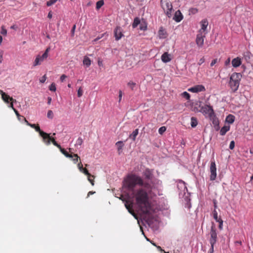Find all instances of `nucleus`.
Returning a JSON list of instances; mask_svg holds the SVG:
<instances>
[{
	"label": "nucleus",
	"mask_w": 253,
	"mask_h": 253,
	"mask_svg": "<svg viewBox=\"0 0 253 253\" xmlns=\"http://www.w3.org/2000/svg\"><path fill=\"white\" fill-rule=\"evenodd\" d=\"M124 186L132 193L142 215L150 217L154 212L148 193L152 188L151 183L139 176L130 174L124 180Z\"/></svg>",
	"instance_id": "f257e3e1"
},
{
	"label": "nucleus",
	"mask_w": 253,
	"mask_h": 253,
	"mask_svg": "<svg viewBox=\"0 0 253 253\" xmlns=\"http://www.w3.org/2000/svg\"><path fill=\"white\" fill-rule=\"evenodd\" d=\"M241 78V73H234L231 75L229 85L233 92H234L238 90Z\"/></svg>",
	"instance_id": "f03ea898"
},
{
	"label": "nucleus",
	"mask_w": 253,
	"mask_h": 253,
	"mask_svg": "<svg viewBox=\"0 0 253 253\" xmlns=\"http://www.w3.org/2000/svg\"><path fill=\"white\" fill-rule=\"evenodd\" d=\"M200 111L205 115H208L211 119H213V124H215L216 123L215 119H214L215 115L212 106L209 105H206L201 107Z\"/></svg>",
	"instance_id": "7ed1b4c3"
},
{
	"label": "nucleus",
	"mask_w": 253,
	"mask_h": 253,
	"mask_svg": "<svg viewBox=\"0 0 253 253\" xmlns=\"http://www.w3.org/2000/svg\"><path fill=\"white\" fill-rule=\"evenodd\" d=\"M161 5L166 15L169 17H170L172 10V5L171 2L169 0H161Z\"/></svg>",
	"instance_id": "20e7f679"
},
{
	"label": "nucleus",
	"mask_w": 253,
	"mask_h": 253,
	"mask_svg": "<svg viewBox=\"0 0 253 253\" xmlns=\"http://www.w3.org/2000/svg\"><path fill=\"white\" fill-rule=\"evenodd\" d=\"M50 47H47L45 50L44 52L42 55H38L36 57V59L33 63V66L34 67L40 65L42 62L44 60L46 59L48 56V52L50 51Z\"/></svg>",
	"instance_id": "39448f33"
},
{
	"label": "nucleus",
	"mask_w": 253,
	"mask_h": 253,
	"mask_svg": "<svg viewBox=\"0 0 253 253\" xmlns=\"http://www.w3.org/2000/svg\"><path fill=\"white\" fill-rule=\"evenodd\" d=\"M210 243L211 244H215L217 241V236L216 229L214 225H212L211 227L210 232Z\"/></svg>",
	"instance_id": "423d86ee"
},
{
	"label": "nucleus",
	"mask_w": 253,
	"mask_h": 253,
	"mask_svg": "<svg viewBox=\"0 0 253 253\" xmlns=\"http://www.w3.org/2000/svg\"><path fill=\"white\" fill-rule=\"evenodd\" d=\"M210 180H214L216 178V167L214 160L211 161L210 166Z\"/></svg>",
	"instance_id": "0eeeda50"
},
{
	"label": "nucleus",
	"mask_w": 253,
	"mask_h": 253,
	"mask_svg": "<svg viewBox=\"0 0 253 253\" xmlns=\"http://www.w3.org/2000/svg\"><path fill=\"white\" fill-rule=\"evenodd\" d=\"M206 37V33H198L196 39V42L197 45L201 47L204 44V39Z\"/></svg>",
	"instance_id": "6e6552de"
},
{
	"label": "nucleus",
	"mask_w": 253,
	"mask_h": 253,
	"mask_svg": "<svg viewBox=\"0 0 253 253\" xmlns=\"http://www.w3.org/2000/svg\"><path fill=\"white\" fill-rule=\"evenodd\" d=\"M188 90L191 92L198 93L199 92L205 91L206 90V88L203 85L199 84L189 88Z\"/></svg>",
	"instance_id": "1a4fd4ad"
},
{
	"label": "nucleus",
	"mask_w": 253,
	"mask_h": 253,
	"mask_svg": "<svg viewBox=\"0 0 253 253\" xmlns=\"http://www.w3.org/2000/svg\"><path fill=\"white\" fill-rule=\"evenodd\" d=\"M114 36L116 41L120 40L124 35L123 34V30L121 27H117L114 30Z\"/></svg>",
	"instance_id": "9d476101"
},
{
	"label": "nucleus",
	"mask_w": 253,
	"mask_h": 253,
	"mask_svg": "<svg viewBox=\"0 0 253 253\" xmlns=\"http://www.w3.org/2000/svg\"><path fill=\"white\" fill-rule=\"evenodd\" d=\"M42 138L43 142L46 145H49L50 144V140L51 137L50 136L49 134L43 131L40 134Z\"/></svg>",
	"instance_id": "9b49d317"
},
{
	"label": "nucleus",
	"mask_w": 253,
	"mask_h": 253,
	"mask_svg": "<svg viewBox=\"0 0 253 253\" xmlns=\"http://www.w3.org/2000/svg\"><path fill=\"white\" fill-rule=\"evenodd\" d=\"M42 138L43 142L46 145H49L50 144V140L51 137L50 136L49 134L43 131L40 134Z\"/></svg>",
	"instance_id": "f8f14e48"
},
{
	"label": "nucleus",
	"mask_w": 253,
	"mask_h": 253,
	"mask_svg": "<svg viewBox=\"0 0 253 253\" xmlns=\"http://www.w3.org/2000/svg\"><path fill=\"white\" fill-rule=\"evenodd\" d=\"M201 28L199 30L198 33H207L206 32L207 27L208 26V21L206 19H203L201 21Z\"/></svg>",
	"instance_id": "ddd939ff"
},
{
	"label": "nucleus",
	"mask_w": 253,
	"mask_h": 253,
	"mask_svg": "<svg viewBox=\"0 0 253 253\" xmlns=\"http://www.w3.org/2000/svg\"><path fill=\"white\" fill-rule=\"evenodd\" d=\"M0 94L1 95L2 100L6 103H8L9 101L15 102L16 101L15 99H14L12 97H10L8 95L6 94L5 92L0 89Z\"/></svg>",
	"instance_id": "4468645a"
},
{
	"label": "nucleus",
	"mask_w": 253,
	"mask_h": 253,
	"mask_svg": "<svg viewBox=\"0 0 253 253\" xmlns=\"http://www.w3.org/2000/svg\"><path fill=\"white\" fill-rule=\"evenodd\" d=\"M125 207L126 208V209L128 210V212L130 213L132 215H133L135 218L136 215L135 214V213L133 211V210H132V203L130 202L128 200L125 201Z\"/></svg>",
	"instance_id": "2eb2a0df"
},
{
	"label": "nucleus",
	"mask_w": 253,
	"mask_h": 253,
	"mask_svg": "<svg viewBox=\"0 0 253 253\" xmlns=\"http://www.w3.org/2000/svg\"><path fill=\"white\" fill-rule=\"evenodd\" d=\"M143 175L145 179L147 180H151L153 177V171L149 169H146L143 172Z\"/></svg>",
	"instance_id": "dca6fc26"
},
{
	"label": "nucleus",
	"mask_w": 253,
	"mask_h": 253,
	"mask_svg": "<svg viewBox=\"0 0 253 253\" xmlns=\"http://www.w3.org/2000/svg\"><path fill=\"white\" fill-rule=\"evenodd\" d=\"M162 61L164 63H167L171 61V58L170 54H169L168 52H165L161 56Z\"/></svg>",
	"instance_id": "f3484780"
},
{
	"label": "nucleus",
	"mask_w": 253,
	"mask_h": 253,
	"mask_svg": "<svg viewBox=\"0 0 253 253\" xmlns=\"http://www.w3.org/2000/svg\"><path fill=\"white\" fill-rule=\"evenodd\" d=\"M183 19V15L179 10L175 12L173 19L177 22H179Z\"/></svg>",
	"instance_id": "a211bd4d"
},
{
	"label": "nucleus",
	"mask_w": 253,
	"mask_h": 253,
	"mask_svg": "<svg viewBox=\"0 0 253 253\" xmlns=\"http://www.w3.org/2000/svg\"><path fill=\"white\" fill-rule=\"evenodd\" d=\"M158 36L160 39L166 38L168 36V34L165 29L161 27L158 31Z\"/></svg>",
	"instance_id": "6ab92c4d"
},
{
	"label": "nucleus",
	"mask_w": 253,
	"mask_h": 253,
	"mask_svg": "<svg viewBox=\"0 0 253 253\" xmlns=\"http://www.w3.org/2000/svg\"><path fill=\"white\" fill-rule=\"evenodd\" d=\"M242 63L241 59L240 57H236L234 58L232 60V66L235 67L237 68L241 65Z\"/></svg>",
	"instance_id": "aec40b11"
},
{
	"label": "nucleus",
	"mask_w": 253,
	"mask_h": 253,
	"mask_svg": "<svg viewBox=\"0 0 253 253\" xmlns=\"http://www.w3.org/2000/svg\"><path fill=\"white\" fill-rule=\"evenodd\" d=\"M230 129V126H225L222 127L220 131V134L221 135H224L226 134V133L229 131Z\"/></svg>",
	"instance_id": "412c9836"
},
{
	"label": "nucleus",
	"mask_w": 253,
	"mask_h": 253,
	"mask_svg": "<svg viewBox=\"0 0 253 253\" xmlns=\"http://www.w3.org/2000/svg\"><path fill=\"white\" fill-rule=\"evenodd\" d=\"M116 145L117 146L118 151L120 154L122 152V149L124 146V144L123 141H119L116 143Z\"/></svg>",
	"instance_id": "4be33fe9"
},
{
	"label": "nucleus",
	"mask_w": 253,
	"mask_h": 253,
	"mask_svg": "<svg viewBox=\"0 0 253 253\" xmlns=\"http://www.w3.org/2000/svg\"><path fill=\"white\" fill-rule=\"evenodd\" d=\"M60 152L67 158H73V155L71 154H69L64 149L61 147V148H59Z\"/></svg>",
	"instance_id": "5701e85b"
},
{
	"label": "nucleus",
	"mask_w": 253,
	"mask_h": 253,
	"mask_svg": "<svg viewBox=\"0 0 253 253\" xmlns=\"http://www.w3.org/2000/svg\"><path fill=\"white\" fill-rule=\"evenodd\" d=\"M138 134V129H135L131 134L129 135V138H131L133 141H135L136 137Z\"/></svg>",
	"instance_id": "b1692460"
},
{
	"label": "nucleus",
	"mask_w": 253,
	"mask_h": 253,
	"mask_svg": "<svg viewBox=\"0 0 253 253\" xmlns=\"http://www.w3.org/2000/svg\"><path fill=\"white\" fill-rule=\"evenodd\" d=\"M91 61L90 59L87 56H84L83 60V64L86 67H89L91 65Z\"/></svg>",
	"instance_id": "393cba45"
},
{
	"label": "nucleus",
	"mask_w": 253,
	"mask_h": 253,
	"mask_svg": "<svg viewBox=\"0 0 253 253\" xmlns=\"http://www.w3.org/2000/svg\"><path fill=\"white\" fill-rule=\"evenodd\" d=\"M198 125V121L196 118L192 117L191 118V126L192 127H195Z\"/></svg>",
	"instance_id": "a878e982"
},
{
	"label": "nucleus",
	"mask_w": 253,
	"mask_h": 253,
	"mask_svg": "<svg viewBox=\"0 0 253 253\" xmlns=\"http://www.w3.org/2000/svg\"><path fill=\"white\" fill-rule=\"evenodd\" d=\"M235 117L232 115H229L226 119V121L229 124H232L234 122Z\"/></svg>",
	"instance_id": "bb28decb"
},
{
	"label": "nucleus",
	"mask_w": 253,
	"mask_h": 253,
	"mask_svg": "<svg viewBox=\"0 0 253 253\" xmlns=\"http://www.w3.org/2000/svg\"><path fill=\"white\" fill-rule=\"evenodd\" d=\"M212 216L214 220L217 221L221 218L218 217V213L215 209L212 211Z\"/></svg>",
	"instance_id": "cd10ccee"
},
{
	"label": "nucleus",
	"mask_w": 253,
	"mask_h": 253,
	"mask_svg": "<svg viewBox=\"0 0 253 253\" xmlns=\"http://www.w3.org/2000/svg\"><path fill=\"white\" fill-rule=\"evenodd\" d=\"M139 23H140V20H139V18L136 17L134 18V19L133 20V22L132 24V26L133 28H135L138 25V24Z\"/></svg>",
	"instance_id": "c85d7f7f"
},
{
	"label": "nucleus",
	"mask_w": 253,
	"mask_h": 253,
	"mask_svg": "<svg viewBox=\"0 0 253 253\" xmlns=\"http://www.w3.org/2000/svg\"><path fill=\"white\" fill-rule=\"evenodd\" d=\"M80 171L84 173L87 176H92L93 178H95L94 175H91L90 173H89L88 170L86 168H83Z\"/></svg>",
	"instance_id": "c756f323"
},
{
	"label": "nucleus",
	"mask_w": 253,
	"mask_h": 253,
	"mask_svg": "<svg viewBox=\"0 0 253 253\" xmlns=\"http://www.w3.org/2000/svg\"><path fill=\"white\" fill-rule=\"evenodd\" d=\"M104 2L103 0H100L96 2V9H99L104 4Z\"/></svg>",
	"instance_id": "7c9ffc66"
},
{
	"label": "nucleus",
	"mask_w": 253,
	"mask_h": 253,
	"mask_svg": "<svg viewBox=\"0 0 253 253\" xmlns=\"http://www.w3.org/2000/svg\"><path fill=\"white\" fill-rule=\"evenodd\" d=\"M181 95L183 97L186 98V99L187 100H190V95L189 93H188V92H187L186 91H184L183 92L182 94H181Z\"/></svg>",
	"instance_id": "2f4dec72"
},
{
	"label": "nucleus",
	"mask_w": 253,
	"mask_h": 253,
	"mask_svg": "<svg viewBox=\"0 0 253 253\" xmlns=\"http://www.w3.org/2000/svg\"><path fill=\"white\" fill-rule=\"evenodd\" d=\"M50 142L52 143V144L56 146L58 148H61L60 145L58 144L57 142L55 141V139L53 137L51 138Z\"/></svg>",
	"instance_id": "473e14b6"
},
{
	"label": "nucleus",
	"mask_w": 253,
	"mask_h": 253,
	"mask_svg": "<svg viewBox=\"0 0 253 253\" xmlns=\"http://www.w3.org/2000/svg\"><path fill=\"white\" fill-rule=\"evenodd\" d=\"M0 34L3 36H6L7 35V30L3 26L1 27Z\"/></svg>",
	"instance_id": "72a5a7b5"
},
{
	"label": "nucleus",
	"mask_w": 253,
	"mask_h": 253,
	"mask_svg": "<svg viewBox=\"0 0 253 253\" xmlns=\"http://www.w3.org/2000/svg\"><path fill=\"white\" fill-rule=\"evenodd\" d=\"M166 126H162L160 128H159L158 130V132L160 134H162L164 132L166 131Z\"/></svg>",
	"instance_id": "f704fd0d"
},
{
	"label": "nucleus",
	"mask_w": 253,
	"mask_h": 253,
	"mask_svg": "<svg viewBox=\"0 0 253 253\" xmlns=\"http://www.w3.org/2000/svg\"><path fill=\"white\" fill-rule=\"evenodd\" d=\"M73 157H75V158L72 159V161L75 164H76L78 162L80 157L77 154H74V155H73Z\"/></svg>",
	"instance_id": "c9c22d12"
},
{
	"label": "nucleus",
	"mask_w": 253,
	"mask_h": 253,
	"mask_svg": "<svg viewBox=\"0 0 253 253\" xmlns=\"http://www.w3.org/2000/svg\"><path fill=\"white\" fill-rule=\"evenodd\" d=\"M127 85H128V86L129 87H130V88L131 89V90H133L134 87V86H135V85H136V84H135V83H134V82H131V81H130V82H128V83Z\"/></svg>",
	"instance_id": "e433bc0d"
},
{
	"label": "nucleus",
	"mask_w": 253,
	"mask_h": 253,
	"mask_svg": "<svg viewBox=\"0 0 253 253\" xmlns=\"http://www.w3.org/2000/svg\"><path fill=\"white\" fill-rule=\"evenodd\" d=\"M49 90L52 91H55L56 89V85L54 83H52L49 86Z\"/></svg>",
	"instance_id": "4c0bfd02"
},
{
	"label": "nucleus",
	"mask_w": 253,
	"mask_h": 253,
	"mask_svg": "<svg viewBox=\"0 0 253 253\" xmlns=\"http://www.w3.org/2000/svg\"><path fill=\"white\" fill-rule=\"evenodd\" d=\"M87 176V179L90 182L91 185L94 186V178H93L92 176Z\"/></svg>",
	"instance_id": "58836bf2"
},
{
	"label": "nucleus",
	"mask_w": 253,
	"mask_h": 253,
	"mask_svg": "<svg viewBox=\"0 0 253 253\" xmlns=\"http://www.w3.org/2000/svg\"><path fill=\"white\" fill-rule=\"evenodd\" d=\"M47 117L49 119H52L53 118V113L51 110L48 111Z\"/></svg>",
	"instance_id": "ea45409f"
},
{
	"label": "nucleus",
	"mask_w": 253,
	"mask_h": 253,
	"mask_svg": "<svg viewBox=\"0 0 253 253\" xmlns=\"http://www.w3.org/2000/svg\"><path fill=\"white\" fill-rule=\"evenodd\" d=\"M57 1V0H50L46 2V5L48 6H51Z\"/></svg>",
	"instance_id": "a19ab883"
},
{
	"label": "nucleus",
	"mask_w": 253,
	"mask_h": 253,
	"mask_svg": "<svg viewBox=\"0 0 253 253\" xmlns=\"http://www.w3.org/2000/svg\"><path fill=\"white\" fill-rule=\"evenodd\" d=\"M216 222L219 223V226L218 228L220 230H222L223 229V220L222 219H219V220L217 221Z\"/></svg>",
	"instance_id": "79ce46f5"
},
{
	"label": "nucleus",
	"mask_w": 253,
	"mask_h": 253,
	"mask_svg": "<svg viewBox=\"0 0 253 253\" xmlns=\"http://www.w3.org/2000/svg\"><path fill=\"white\" fill-rule=\"evenodd\" d=\"M83 91L81 87H80L78 90V96L79 97H81L83 95Z\"/></svg>",
	"instance_id": "37998d69"
},
{
	"label": "nucleus",
	"mask_w": 253,
	"mask_h": 253,
	"mask_svg": "<svg viewBox=\"0 0 253 253\" xmlns=\"http://www.w3.org/2000/svg\"><path fill=\"white\" fill-rule=\"evenodd\" d=\"M34 129L36 131L38 132L40 134L42 132H43V131L41 129L40 127L38 124L36 126V127Z\"/></svg>",
	"instance_id": "c03bdc74"
},
{
	"label": "nucleus",
	"mask_w": 253,
	"mask_h": 253,
	"mask_svg": "<svg viewBox=\"0 0 253 253\" xmlns=\"http://www.w3.org/2000/svg\"><path fill=\"white\" fill-rule=\"evenodd\" d=\"M235 147V142L234 141H231L229 145V148L231 150L233 149Z\"/></svg>",
	"instance_id": "a18cd8bd"
},
{
	"label": "nucleus",
	"mask_w": 253,
	"mask_h": 253,
	"mask_svg": "<svg viewBox=\"0 0 253 253\" xmlns=\"http://www.w3.org/2000/svg\"><path fill=\"white\" fill-rule=\"evenodd\" d=\"M205 59L204 57H203L202 58H201L199 60V62H198V64L199 65H201V64H202L205 62Z\"/></svg>",
	"instance_id": "49530a36"
},
{
	"label": "nucleus",
	"mask_w": 253,
	"mask_h": 253,
	"mask_svg": "<svg viewBox=\"0 0 253 253\" xmlns=\"http://www.w3.org/2000/svg\"><path fill=\"white\" fill-rule=\"evenodd\" d=\"M46 75H44L42 77V78H41V79H40V82L42 83H43L45 82V81H46Z\"/></svg>",
	"instance_id": "de8ad7c7"
},
{
	"label": "nucleus",
	"mask_w": 253,
	"mask_h": 253,
	"mask_svg": "<svg viewBox=\"0 0 253 253\" xmlns=\"http://www.w3.org/2000/svg\"><path fill=\"white\" fill-rule=\"evenodd\" d=\"M83 139L81 138H79L77 141V144L79 145H81L83 143Z\"/></svg>",
	"instance_id": "09e8293b"
},
{
	"label": "nucleus",
	"mask_w": 253,
	"mask_h": 253,
	"mask_svg": "<svg viewBox=\"0 0 253 253\" xmlns=\"http://www.w3.org/2000/svg\"><path fill=\"white\" fill-rule=\"evenodd\" d=\"M78 168L79 169L80 171H81L84 168L83 164H82V163L81 162L78 163Z\"/></svg>",
	"instance_id": "8fccbe9b"
},
{
	"label": "nucleus",
	"mask_w": 253,
	"mask_h": 253,
	"mask_svg": "<svg viewBox=\"0 0 253 253\" xmlns=\"http://www.w3.org/2000/svg\"><path fill=\"white\" fill-rule=\"evenodd\" d=\"M217 59H214L212 60L211 63V66H213L217 62Z\"/></svg>",
	"instance_id": "3c124183"
},
{
	"label": "nucleus",
	"mask_w": 253,
	"mask_h": 253,
	"mask_svg": "<svg viewBox=\"0 0 253 253\" xmlns=\"http://www.w3.org/2000/svg\"><path fill=\"white\" fill-rule=\"evenodd\" d=\"M67 76H66L65 75L63 74L62 75H61V76L60 77V81L61 82H63L64 80L67 78Z\"/></svg>",
	"instance_id": "603ef678"
},
{
	"label": "nucleus",
	"mask_w": 253,
	"mask_h": 253,
	"mask_svg": "<svg viewBox=\"0 0 253 253\" xmlns=\"http://www.w3.org/2000/svg\"><path fill=\"white\" fill-rule=\"evenodd\" d=\"M230 58H228L225 62V65L226 66H227L230 64Z\"/></svg>",
	"instance_id": "864d4df0"
},
{
	"label": "nucleus",
	"mask_w": 253,
	"mask_h": 253,
	"mask_svg": "<svg viewBox=\"0 0 253 253\" xmlns=\"http://www.w3.org/2000/svg\"><path fill=\"white\" fill-rule=\"evenodd\" d=\"M3 60V52L1 51L0 52V63H1Z\"/></svg>",
	"instance_id": "5fc2aeb1"
},
{
	"label": "nucleus",
	"mask_w": 253,
	"mask_h": 253,
	"mask_svg": "<svg viewBox=\"0 0 253 253\" xmlns=\"http://www.w3.org/2000/svg\"><path fill=\"white\" fill-rule=\"evenodd\" d=\"M215 244H211V247L210 249V253H213L214 252V245Z\"/></svg>",
	"instance_id": "6e6d98bb"
},
{
	"label": "nucleus",
	"mask_w": 253,
	"mask_h": 253,
	"mask_svg": "<svg viewBox=\"0 0 253 253\" xmlns=\"http://www.w3.org/2000/svg\"><path fill=\"white\" fill-rule=\"evenodd\" d=\"M14 112H15V114L16 115L17 118H18V119H20V117H22V116H20V114H19L18 111L16 109L14 111Z\"/></svg>",
	"instance_id": "4d7b16f0"
},
{
	"label": "nucleus",
	"mask_w": 253,
	"mask_h": 253,
	"mask_svg": "<svg viewBox=\"0 0 253 253\" xmlns=\"http://www.w3.org/2000/svg\"><path fill=\"white\" fill-rule=\"evenodd\" d=\"M122 95H123L122 91L121 90H120L119 91V102H120L121 101Z\"/></svg>",
	"instance_id": "13d9d810"
},
{
	"label": "nucleus",
	"mask_w": 253,
	"mask_h": 253,
	"mask_svg": "<svg viewBox=\"0 0 253 253\" xmlns=\"http://www.w3.org/2000/svg\"><path fill=\"white\" fill-rule=\"evenodd\" d=\"M17 28H18L17 26L15 25H13L10 27V28L11 29H13L15 30H16L17 29Z\"/></svg>",
	"instance_id": "bf43d9fd"
},
{
	"label": "nucleus",
	"mask_w": 253,
	"mask_h": 253,
	"mask_svg": "<svg viewBox=\"0 0 253 253\" xmlns=\"http://www.w3.org/2000/svg\"><path fill=\"white\" fill-rule=\"evenodd\" d=\"M12 102L10 103L9 105V107L13 109V111L15 110L16 109L14 108L13 102L14 101H11Z\"/></svg>",
	"instance_id": "052dcab7"
},
{
	"label": "nucleus",
	"mask_w": 253,
	"mask_h": 253,
	"mask_svg": "<svg viewBox=\"0 0 253 253\" xmlns=\"http://www.w3.org/2000/svg\"><path fill=\"white\" fill-rule=\"evenodd\" d=\"M52 99L50 97H48L47 98V104L50 105Z\"/></svg>",
	"instance_id": "680f3d73"
},
{
	"label": "nucleus",
	"mask_w": 253,
	"mask_h": 253,
	"mask_svg": "<svg viewBox=\"0 0 253 253\" xmlns=\"http://www.w3.org/2000/svg\"><path fill=\"white\" fill-rule=\"evenodd\" d=\"M156 247V248H157V249H158L160 251H161V252H164V250H163V249L161 248V247L160 246H157Z\"/></svg>",
	"instance_id": "e2e57ef3"
},
{
	"label": "nucleus",
	"mask_w": 253,
	"mask_h": 253,
	"mask_svg": "<svg viewBox=\"0 0 253 253\" xmlns=\"http://www.w3.org/2000/svg\"><path fill=\"white\" fill-rule=\"evenodd\" d=\"M36 126L37 125H35V124H29V126H31L33 128H35L36 127Z\"/></svg>",
	"instance_id": "0e129e2a"
},
{
	"label": "nucleus",
	"mask_w": 253,
	"mask_h": 253,
	"mask_svg": "<svg viewBox=\"0 0 253 253\" xmlns=\"http://www.w3.org/2000/svg\"><path fill=\"white\" fill-rule=\"evenodd\" d=\"M52 14L51 12L50 11V12H49L48 13V15H47V17H48V18H50H50H52Z\"/></svg>",
	"instance_id": "69168bd1"
},
{
	"label": "nucleus",
	"mask_w": 253,
	"mask_h": 253,
	"mask_svg": "<svg viewBox=\"0 0 253 253\" xmlns=\"http://www.w3.org/2000/svg\"><path fill=\"white\" fill-rule=\"evenodd\" d=\"M213 204H214V209H215V210H216V208H217V206L216 202V201H215V200H214V201H213Z\"/></svg>",
	"instance_id": "338daca9"
},
{
	"label": "nucleus",
	"mask_w": 253,
	"mask_h": 253,
	"mask_svg": "<svg viewBox=\"0 0 253 253\" xmlns=\"http://www.w3.org/2000/svg\"><path fill=\"white\" fill-rule=\"evenodd\" d=\"M95 193V192H93V191H89L88 194H87V197H88L90 195H92L93 194Z\"/></svg>",
	"instance_id": "774afa93"
}]
</instances>
